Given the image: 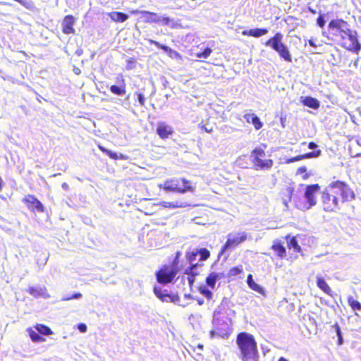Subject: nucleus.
Returning a JSON list of instances; mask_svg holds the SVG:
<instances>
[{
    "instance_id": "f257e3e1",
    "label": "nucleus",
    "mask_w": 361,
    "mask_h": 361,
    "mask_svg": "<svg viewBox=\"0 0 361 361\" xmlns=\"http://www.w3.org/2000/svg\"><path fill=\"white\" fill-rule=\"evenodd\" d=\"M355 198V193L350 185L342 180L330 183L328 188L320 192V204L326 212H336L341 203L348 202Z\"/></svg>"
},
{
    "instance_id": "f03ea898",
    "label": "nucleus",
    "mask_w": 361,
    "mask_h": 361,
    "mask_svg": "<svg viewBox=\"0 0 361 361\" xmlns=\"http://www.w3.org/2000/svg\"><path fill=\"white\" fill-rule=\"evenodd\" d=\"M329 35L326 37L332 41L336 40L341 35H347L352 46L343 44L344 49L348 51L358 54L361 50V43L359 41L358 32L350 27L349 23L342 19H332L328 24Z\"/></svg>"
},
{
    "instance_id": "7ed1b4c3",
    "label": "nucleus",
    "mask_w": 361,
    "mask_h": 361,
    "mask_svg": "<svg viewBox=\"0 0 361 361\" xmlns=\"http://www.w3.org/2000/svg\"><path fill=\"white\" fill-rule=\"evenodd\" d=\"M210 257V252L205 247L188 251L185 254V264L188 267L185 269L182 276V283L187 285L191 289L195 280V276L200 273L199 268L202 264L199 261L207 260Z\"/></svg>"
},
{
    "instance_id": "20e7f679",
    "label": "nucleus",
    "mask_w": 361,
    "mask_h": 361,
    "mask_svg": "<svg viewBox=\"0 0 361 361\" xmlns=\"http://www.w3.org/2000/svg\"><path fill=\"white\" fill-rule=\"evenodd\" d=\"M235 344L238 356L241 361H258L259 358L257 343L255 336L247 332L237 334Z\"/></svg>"
},
{
    "instance_id": "39448f33",
    "label": "nucleus",
    "mask_w": 361,
    "mask_h": 361,
    "mask_svg": "<svg viewBox=\"0 0 361 361\" xmlns=\"http://www.w3.org/2000/svg\"><path fill=\"white\" fill-rule=\"evenodd\" d=\"M267 146L262 144L255 147L250 152V161L254 169L257 171H268L274 166V161L271 154L267 151Z\"/></svg>"
},
{
    "instance_id": "423d86ee",
    "label": "nucleus",
    "mask_w": 361,
    "mask_h": 361,
    "mask_svg": "<svg viewBox=\"0 0 361 361\" xmlns=\"http://www.w3.org/2000/svg\"><path fill=\"white\" fill-rule=\"evenodd\" d=\"M178 255L179 252H177L176 256L172 262L162 265L156 272L155 276L159 283L167 285L176 280V275L179 271Z\"/></svg>"
},
{
    "instance_id": "0eeeda50",
    "label": "nucleus",
    "mask_w": 361,
    "mask_h": 361,
    "mask_svg": "<svg viewBox=\"0 0 361 361\" xmlns=\"http://www.w3.org/2000/svg\"><path fill=\"white\" fill-rule=\"evenodd\" d=\"M283 35L280 32H276L272 37L267 39L265 46L271 47L276 51L279 56L287 62L292 61L290 53L286 45L282 42Z\"/></svg>"
},
{
    "instance_id": "6e6552de",
    "label": "nucleus",
    "mask_w": 361,
    "mask_h": 361,
    "mask_svg": "<svg viewBox=\"0 0 361 361\" xmlns=\"http://www.w3.org/2000/svg\"><path fill=\"white\" fill-rule=\"evenodd\" d=\"M247 239V234L245 232H240L235 235L229 233L226 243L221 247L220 255L224 254L227 250L233 249Z\"/></svg>"
},
{
    "instance_id": "1a4fd4ad",
    "label": "nucleus",
    "mask_w": 361,
    "mask_h": 361,
    "mask_svg": "<svg viewBox=\"0 0 361 361\" xmlns=\"http://www.w3.org/2000/svg\"><path fill=\"white\" fill-rule=\"evenodd\" d=\"M27 208L33 212L42 213L44 212V207L42 203L33 195H26L22 200Z\"/></svg>"
},
{
    "instance_id": "9d476101",
    "label": "nucleus",
    "mask_w": 361,
    "mask_h": 361,
    "mask_svg": "<svg viewBox=\"0 0 361 361\" xmlns=\"http://www.w3.org/2000/svg\"><path fill=\"white\" fill-rule=\"evenodd\" d=\"M320 185L318 183L308 185L305 188V197L309 207H313L317 204V195L320 190Z\"/></svg>"
},
{
    "instance_id": "9b49d317",
    "label": "nucleus",
    "mask_w": 361,
    "mask_h": 361,
    "mask_svg": "<svg viewBox=\"0 0 361 361\" xmlns=\"http://www.w3.org/2000/svg\"><path fill=\"white\" fill-rule=\"evenodd\" d=\"M117 85H112L109 87L110 92L117 96H123L126 93V83L123 74H118L116 77Z\"/></svg>"
},
{
    "instance_id": "f8f14e48",
    "label": "nucleus",
    "mask_w": 361,
    "mask_h": 361,
    "mask_svg": "<svg viewBox=\"0 0 361 361\" xmlns=\"http://www.w3.org/2000/svg\"><path fill=\"white\" fill-rule=\"evenodd\" d=\"M212 52L211 48L204 47V44L202 43L193 47L190 49V56L197 59H207Z\"/></svg>"
},
{
    "instance_id": "ddd939ff",
    "label": "nucleus",
    "mask_w": 361,
    "mask_h": 361,
    "mask_svg": "<svg viewBox=\"0 0 361 361\" xmlns=\"http://www.w3.org/2000/svg\"><path fill=\"white\" fill-rule=\"evenodd\" d=\"M154 293L156 296L162 302H171L176 303L179 301V296L178 294L164 293L161 288L159 286L154 287Z\"/></svg>"
},
{
    "instance_id": "4468645a",
    "label": "nucleus",
    "mask_w": 361,
    "mask_h": 361,
    "mask_svg": "<svg viewBox=\"0 0 361 361\" xmlns=\"http://www.w3.org/2000/svg\"><path fill=\"white\" fill-rule=\"evenodd\" d=\"M75 19L72 15L66 16L62 21V32L65 35H74Z\"/></svg>"
},
{
    "instance_id": "2eb2a0df",
    "label": "nucleus",
    "mask_w": 361,
    "mask_h": 361,
    "mask_svg": "<svg viewBox=\"0 0 361 361\" xmlns=\"http://www.w3.org/2000/svg\"><path fill=\"white\" fill-rule=\"evenodd\" d=\"M225 277V275L223 272H210L205 279L206 284L214 289L216 287V283L218 280H220Z\"/></svg>"
},
{
    "instance_id": "dca6fc26",
    "label": "nucleus",
    "mask_w": 361,
    "mask_h": 361,
    "mask_svg": "<svg viewBox=\"0 0 361 361\" xmlns=\"http://www.w3.org/2000/svg\"><path fill=\"white\" fill-rule=\"evenodd\" d=\"M157 133L161 139H166L173 133V128L165 123H159Z\"/></svg>"
},
{
    "instance_id": "f3484780",
    "label": "nucleus",
    "mask_w": 361,
    "mask_h": 361,
    "mask_svg": "<svg viewBox=\"0 0 361 361\" xmlns=\"http://www.w3.org/2000/svg\"><path fill=\"white\" fill-rule=\"evenodd\" d=\"M99 150H101L103 153H104L106 155H107L110 159L114 160H128V156L124 154H117L115 152H112L106 148H105L104 146L101 145H97Z\"/></svg>"
},
{
    "instance_id": "a211bd4d",
    "label": "nucleus",
    "mask_w": 361,
    "mask_h": 361,
    "mask_svg": "<svg viewBox=\"0 0 361 361\" xmlns=\"http://www.w3.org/2000/svg\"><path fill=\"white\" fill-rule=\"evenodd\" d=\"M271 249L276 253L280 259H283L286 256V250L283 243L279 240H275L271 247Z\"/></svg>"
},
{
    "instance_id": "6ab92c4d",
    "label": "nucleus",
    "mask_w": 361,
    "mask_h": 361,
    "mask_svg": "<svg viewBox=\"0 0 361 361\" xmlns=\"http://www.w3.org/2000/svg\"><path fill=\"white\" fill-rule=\"evenodd\" d=\"M268 33L267 28H253L250 30H245L242 32L243 36L252 37L255 38L260 37Z\"/></svg>"
},
{
    "instance_id": "aec40b11",
    "label": "nucleus",
    "mask_w": 361,
    "mask_h": 361,
    "mask_svg": "<svg viewBox=\"0 0 361 361\" xmlns=\"http://www.w3.org/2000/svg\"><path fill=\"white\" fill-rule=\"evenodd\" d=\"M294 192V187L288 185L283 188L281 194L284 204L287 207L288 204L291 202L292 197Z\"/></svg>"
},
{
    "instance_id": "412c9836",
    "label": "nucleus",
    "mask_w": 361,
    "mask_h": 361,
    "mask_svg": "<svg viewBox=\"0 0 361 361\" xmlns=\"http://www.w3.org/2000/svg\"><path fill=\"white\" fill-rule=\"evenodd\" d=\"M316 283H317V287L319 289H321L324 293H325L326 295L331 296V297L334 295L331 288L329 287V286L325 281V280L323 277L317 276Z\"/></svg>"
},
{
    "instance_id": "4be33fe9",
    "label": "nucleus",
    "mask_w": 361,
    "mask_h": 361,
    "mask_svg": "<svg viewBox=\"0 0 361 361\" xmlns=\"http://www.w3.org/2000/svg\"><path fill=\"white\" fill-rule=\"evenodd\" d=\"M285 239L287 240V247L288 249H293L297 253L301 252V247L295 236L290 238V235H287L285 236Z\"/></svg>"
},
{
    "instance_id": "5701e85b",
    "label": "nucleus",
    "mask_w": 361,
    "mask_h": 361,
    "mask_svg": "<svg viewBox=\"0 0 361 361\" xmlns=\"http://www.w3.org/2000/svg\"><path fill=\"white\" fill-rule=\"evenodd\" d=\"M109 16L115 23H123L128 18L127 14L120 11L111 12L109 13Z\"/></svg>"
},
{
    "instance_id": "b1692460",
    "label": "nucleus",
    "mask_w": 361,
    "mask_h": 361,
    "mask_svg": "<svg viewBox=\"0 0 361 361\" xmlns=\"http://www.w3.org/2000/svg\"><path fill=\"white\" fill-rule=\"evenodd\" d=\"M245 118L248 123H252L256 130H259L262 127V123L258 116L255 114H247L245 115Z\"/></svg>"
},
{
    "instance_id": "393cba45",
    "label": "nucleus",
    "mask_w": 361,
    "mask_h": 361,
    "mask_svg": "<svg viewBox=\"0 0 361 361\" xmlns=\"http://www.w3.org/2000/svg\"><path fill=\"white\" fill-rule=\"evenodd\" d=\"M302 103L305 106L314 109H317L320 106L319 101L310 96L305 97L302 100Z\"/></svg>"
},
{
    "instance_id": "a878e982",
    "label": "nucleus",
    "mask_w": 361,
    "mask_h": 361,
    "mask_svg": "<svg viewBox=\"0 0 361 361\" xmlns=\"http://www.w3.org/2000/svg\"><path fill=\"white\" fill-rule=\"evenodd\" d=\"M243 273V268L242 265L231 267L227 272L226 277L230 279H233L238 275Z\"/></svg>"
},
{
    "instance_id": "bb28decb",
    "label": "nucleus",
    "mask_w": 361,
    "mask_h": 361,
    "mask_svg": "<svg viewBox=\"0 0 361 361\" xmlns=\"http://www.w3.org/2000/svg\"><path fill=\"white\" fill-rule=\"evenodd\" d=\"M35 327L37 331L42 335L49 336L53 334L51 329L45 324H37Z\"/></svg>"
},
{
    "instance_id": "cd10ccee",
    "label": "nucleus",
    "mask_w": 361,
    "mask_h": 361,
    "mask_svg": "<svg viewBox=\"0 0 361 361\" xmlns=\"http://www.w3.org/2000/svg\"><path fill=\"white\" fill-rule=\"evenodd\" d=\"M348 305L350 307V308L355 311L361 310V303L355 300L353 296H348L347 298Z\"/></svg>"
},
{
    "instance_id": "c85d7f7f",
    "label": "nucleus",
    "mask_w": 361,
    "mask_h": 361,
    "mask_svg": "<svg viewBox=\"0 0 361 361\" xmlns=\"http://www.w3.org/2000/svg\"><path fill=\"white\" fill-rule=\"evenodd\" d=\"M182 193L186 192H193L195 191V187L190 181L182 180Z\"/></svg>"
},
{
    "instance_id": "c756f323",
    "label": "nucleus",
    "mask_w": 361,
    "mask_h": 361,
    "mask_svg": "<svg viewBox=\"0 0 361 361\" xmlns=\"http://www.w3.org/2000/svg\"><path fill=\"white\" fill-rule=\"evenodd\" d=\"M29 335L33 342H43L45 341L44 338L33 330L30 331Z\"/></svg>"
},
{
    "instance_id": "7c9ffc66",
    "label": "nucleus",
    "mask_w": 361,
    "mask_h": 361,
    "mask_svg": "<svg viewBox=\"0 0 361 361\" xmlns=\"http://www.w3.org/2000/svg\"><path fill=\"white\" fill-rule=\"evenodd\" d=\"M332 327L335 329L336 333L337 336H338L337 344L338 345H341V344H343V337H342V334H341V331L340 326H339L338 323H335L332 326Z\"/></svg>"
},
{
    "instance_id": "2f4dec72",
    "label": "nucleus",
    "mask_w": 361,
    "mask_h": 361,
    "mask_svg": "<svg viewBox=\"0 0 361 361\" xmlns=\"http://www.w3.org/2000/svg\"><path fill=\"white\" fill-rule=\"evenodd\" d=\"M199 290L202 295L206 297L208 300H211L213 297L212 292L207 288L205 286L200 287Z\"/></svg>"
},
{
    "instance_id": "473e14b6",
    "label": "nucleus",
    "mask_w": 361,
    "mask_h": 361,
    "mask_svg": "<svg viewBox=\"0 0 361 361\" xmlns=\"http://www.w3.org/2000/svg\"><path fill=\"white\" fill-rule=\"evenodd\" d=\"M249 287L252 290H255V291H256V292H257V293H259L260 294H262V295L264 294V290L263 288L261 287L259 284H257L255 281H253L251 284H250Z\"/></svg>"
},
{
    "instance_id": "72a5a7b5",
    "label": "nucleus",
    "mask_w": 361,
    "mask_h": 361,
    "mask_svg": "<svg viewBox=\"0 0 361 361\" xmlns=\"http://www.w3.org/2000/svg\"><path fill=\"white\" fill-rule=\"evenodd\" d=\"M338 37L340 38V46L342 48L344 49L343 44H345L346 45L352 46L351 41L348 40L347 35H341L340 36H338Z\"/></svg>"
},
{
    "instance_id": "f704fd0d",
    "label": "nucleus",
    "mask_w": 361,
    "mask_h": 361,
    "mask_svg": "<svg viewBox=\"0 0 361 361\" xmlns=\"http://www.w3.org/2000/svg\"><path fill=\"white\" fill-rule=\"evenodd\" d=\"M307 167L305 166H302L297 169L296 173L298 175H302L303 179H307L309 177V174H307Z\"/></svg>"
},
{
    "instance_id": "c9c22d12",
    "label": "nucleus",
    "mask_w": 361,
    "mask_h": 361,
    "mask_svg": "<svg viewBox=\"0 0 361 361\" xmlns=\"http://www.w3.org/2000/svg\"><path fill=\"white\" fill-rule=\"evenodd\" d=\"M321 154V150H317V152H307L305 154H302V159H310L313 157H317Z\"/></svg>"
},
{
    "instance_id": "e433bc0d",
    "label": "nucleus",
    "mask_w": 361,
    "mask_h": 361,
    "mask_svg": "<svg viewBox=\"0 0 361 361\" xmlns=\"http://www.w3.org/2000/svg\"><path fill=\"white\" fill-rule=\"evenodd\" d=\"M326 24V21L324 19V16L323 14H319L318 18H317V25L320 27L323 28Z\"/></svg>"
},
{
    "instance_id": "4c0bfd02",
    "label": "nucleus",
    "mask_w": 361,
    "mask_h": 361,
    "mask_svg": "<svg viewBox=\"0 0 361 361\" xmlns=\"http://www.w3.org/2000/svg\"><path fill=\"white\" fill-rule=\"evenodd\" d=\"M135 95L137 97V99L140 106H144L145 104V98L142 92H135Z\"/></svg>"
},
{
    "instance_id": "58836bf2",
    "label": "nucleus",
    "mask_w": 361,
    "mask_h": 361,
    "mask_svg": "<svg viewBox=\"0 0 361 361\" xmlns=\"http://www.w3.org/2000/svg\"><path fill=\"white\" fill-rule=\"evenodd\" d=\"M81 297H82V294L80 293H76L72 295H70V296H68V297L63 298V300H72V299H78V298H80Z\"/></svg>"
},
{
    "instance_id": "ea45409f",
    "label": "nucleus",
    "mask_w": 361,
    "mask_h": 361,
    "mask_svg": "<svg viewBox=\"0 0 361 361\" xmlns=\"http://www.w3.org/2000/svg\"><path fill=\"white\" fill-rule=\"evenodd\" d=\"M27 292L33 296H37L39 295V290L34 287L29 288Z\"/></svg>"
},
{
    "instance_id": "a19ab883",
    "label": "nucleus",
    "mask_w": 361,
    "mask_h": 361,
    "mask_svg": "<svg viewBox=\"0 0 361 361\" xmlns=\"http://www.w3.org/2000/svg\"><path fill=\"white\" fill-rule=\"evenodd\" d=\"M130 13L132 14H137L138 13H142V14H144L145 16H155V13H152V12H149V11H139L137 10L132 11Z\"/></svg>"
},
{
    "instance_id": "79ce46f5",
    "label": "nucleus",
    "mask_w": 361,
    "mask_h": 361,
    "mask_svg": "<svg viewBox=\"0 0 361 361\" xmlns=\"http://www.w3.org/2000/svg\"><path fill=\"white\" fill-rule=\"evenodd\" d=\"M316 42H317L316 39L311 38V39H310L308 40V44L310 47H312L314 48H317V47L320 46V44H317Z\"/></svg>"
},
{
    "instance_id": "37998d69",
    "label": "nucleus",
    "mask_w": 361,
    "mask_h": 361,
    "mask_svg": "<svg viewBox=\"0 0 361 361\" xmlns=\"http://www.w3.org/2000/svg\"><path fill=\"white\" fill-rule=\"evenodd\" d=\"M78 329H79V331L80 332L85 333L87 331V326H86V324L81 323V324H78Z\"/></svg>"
},
{
    "instance_id": "c03bdc74",
    "label": "nucleus",
    "mask_w": 361,
    "mask_h": 361,
    "mask_svg": "<svg viewBox=\"0 0 361 361\" xmlns=\"http://www.w3.org/2000/svg\"><path fill=\"white\" fill-rule=\"evenodd\" d=\"M302 159H303L302 155H298L296 157H292L290 159H288V162H294V161H300Z\"/></svg>"
},
{
    "instance_id": "a18cd8bd",
    "label": "nucleus",
    "mask_w": 361,
    "mask_h": 361,
    "mask_svg": "<svg viewBox=\"0 0 361 361\" xmlns=\"http://www.w3.org/2000/svg\"><path fill=\"white\" fill-rule=\"evenodd\" d=\"M254 281L253 279H252V274H249L247 276V285L249 286L250 284H251L252 282Z\"/></svg>"
},
{
    "instance_id": "49530a36",
    "label": "nucleus",
    "mask_w": 361,
    "mask_h": 361,
    "mask_svg": "<svg viewBox=\"0 0 361 361\" xmlns=\"http://www.w3.org/2000/svg\"><path fill=\"white\" fill-rule=\"evenodd\" d=\"M317 147V144L314 142H310L308 143V148L310 149H315Z\"/></svg>"
},
{
    "instance_id": "de8ad7c7",
    "label": "nucleus",
    "mask_w": 361,
    "mask_h": 361,
    "mask_svg": "<svg viewBox=\"0 0 361 361\" xmlns=\"http://www.w3.org/2000/svg\"><path fill=\"white\" fill-rule=\"evenodd\" d=\"M150 43L151 44H154L157 47H159V44L157 42H155V41H153V40H150ZM160 47H161L162 49H166V47H164V46H160Z\"/></svg>"
},
{
    "instance_id": "09e8293b",
    "label": "nucleus",
    "mask_w": 361,
    "mask_h": 361,
    "mask_svg": "<svg viewBox=\"0 0 361 361\" xmlns=\"http://www.w3.org/2000/svg\"><path fill=\"white\" fill-rule=\"evenodd\" d=\"M200 128L202 130H205V131H206V132H207V133H211V132L212 131V129L207 130V128L204 126H203V125H202V126H201Z\"/></svg>"
},
{
    "instance_id": "8fccbe9b",
    "label": "nucleus",
    "mask_w": 361,
    "mask_h": 361,
    "mask_svg": "<svg viewBox=\"0 0 361 361\" xmlns=\"http://www.w3.org/2000/svg\"><path fill=\"white\" fill-rule=\"evenodd\" d=\"M308 10H309V11H310L312 14H315V13H316V10H314V9H313V8H310V7H309V8H308Z\"/></svg>"
},
{
    "instance_id": "3c124183",
    "label": "nucleus",
    "mask_w": 361,
    "mask_h": 361,
    "mask_svg": "<svg viewBox=\"0 0 361 361\" xmlns=\"http://www.w3.org/2000/svg\"><path fill=\"white\" fill-rule=\"evenodd\" d=\"M278 361H288V360L286 358L283 357H280L278 359Z\"/></svg>"
},
{
    "instance_id": "603ef678",
    "label": "nucleus",
    "mask_w": 361,
    "mask_h": 361,
    "mask_svg": "<svg viewBox=\"0 0 361 361\" xmlns=\"http://www.w3.org/2000/svg\"><path fill=\"white\" fill-rule=\"evenodd\" d=\"M185 298H188V297H189V295H188V294H185Z\"/></svg>"
},
{
    "instance_id": "864d4df0",
    "label": "nucleus",
    "mask_w": 361,
    "mask_h": 361,
    "mask_svg": "<svg viewBox=\"0 0 361 361\" xmlns=\"http://www.w3.org/2000/svg\"><path fill=\"white\" fill-rule=\"evenodd\" d=\"M199 304L200 305H202V302L201 300H199Z\"/></svg>"
}]
</instances>
